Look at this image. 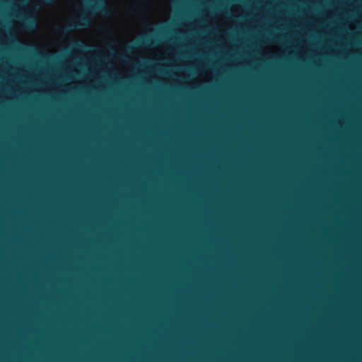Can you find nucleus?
<instances>
[{
	"mask_svg": "<svg viewBox=\"0 0 362 362\" xmlns=\"http://www.w3.org/2000/svg\"><path fill=\"white\" fill-rule=\"evenodd\" d=\"M90 19L88 16L83 15L80 17L77 21L70 23L67 26L62 28V31L64 34L69 31L81 29L88 26Z\"/></svg>",
	"mask_w": 362,
	"mask_h": 362,
	"instance_id": "nucleus-1",
	"label": "nucleus"
},
{
	"mask_svg": "<svg viewBox=\"0 0 362 362\" xmlns=\"http://www.w3.org/2000/svg\"><path fill=\"white\" fill-rule=\"evenodd\" d=\"M88 3L87 10L93 13L101 12L105 13L107 12L106 3L105 0H86Z\"/></svg>",
	"mask_w": 362,
	"mask_h": 362,
	"instance_id": "nucleus-2",
	"label": "nucleus"
},
{
	"mask_svg": "<svg viewBox=\"0 0 362 362\" xmlns=\"http://www.w3.org/2000/svg\"><path fill=\"white\" fill-rule=\"evenodd\" d=\"M25 23L30 27H33L35 25V21L32 16H22Z\"/></svg>",
	"mask_w": 362,
	"mask_h": 362,
	"instance_id": "nucleus-3",
	"label": "nucleus"
},
{
	"mask_svg": "<svg viewBox=\"0 0 362 362\" xmlns=\"http://www.w3.org/2000/svg\"><path fill=\"white\" fill-rule=\"evenodd\" d=\"M151 42V39L147 36L141 37L138 41L137 45L139 46H144L148 45Z\"/></svg>",
	"mask_w": 362,
	"mask_h": 362,
	"instance_id": "nucleus-4",
	"label": "nucleus"
}]
</instances>
